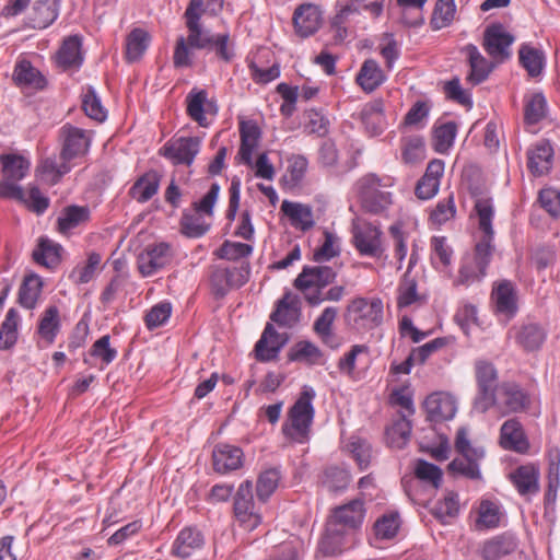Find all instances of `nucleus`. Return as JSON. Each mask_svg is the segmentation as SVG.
<instances>
[{"label": "nucleus", "mask_w": 560, "mask_h": 560, "mask_svg": "<svg viewBox=\"0 0 560 560\" xmlns=\"http://www.w3.org/2000/svg\"><path fill=\"white\" fill-rule=\"evenodd\" d=\"M243 451L234 445L218 444L212 452L213 468L219 474L238 469L243 465Z\"/></svg>", "instance_id": "21"}, {"label": "nucleus", "mask_w": 560, "mask_h": 560, "mask_svg": "<svg viewBox=\"0 0 560 560\" xmlns=\"http://www.w3.org/2000/svg\"><path fill=\"white\" fill-rule=\"evenodd\" d=\"M553 150L549 142L541 141L527 153V167L535 176L547 173L551 167Z\"/></svg>", "instance_id": "31"}, {"label": "nucleus", "mask_w": 560, "mask_h": 560, "mask_svg": "<svg viewBox=\"0 0 560 560\" xmlns=\"http://www.w3.org/2000/svg\"><path fill=\"white\" fill-rule=\"evenodd\" d=\"M298 299L287 292L278 302L270 319L279 326L290 327L298 320Z\"/></svg>", "instance_id": "36"}, {"label": "nucleus", "mask_w": 560, "mask_h": 560, "mask_svg": "<svg viewBox=\"0 0 560 560\" xmlns=\"http://www.w3.org/2000/svg\"><path fill=\"white\" fill-rule=\"evenodd\" d=\"M385 79L378 62L374 59H366L355 77V82L365 93H372L384 83Z\"/></svg>", "instance_id": "27"}, {"label": "nucleus", "mask_w": 560, "mask_h": 560, "mask_svg": "<svg viewBox=\"0 0 560 560\" xmlns=\"http://www.w3.org/2000/svg\"><path fill=\"white\" fill-rule=\"evenodd\" d=\"M18 183L2 178L0 180V199L14 200L28 210H46L49 207V198L40 191L37 185L28 184L24 189Z\"/></svg>", "instance_id": "5"}, {"label": "nucleus", "mask_w": 560, "mask_h": 560, "mask_svg": "<svg viewBox=\"0 0 560 560\" xmlns=\"http://www.w3.org/2000/svg\"><path fill=\"white\" fill-rule=\"evenodd\" d=\"M475 369L478 395L475 398L474 407L485 413L497 404L498 372L494 365L487 361H477Z\"/></svg>", "instance_id": "6"}, {"label": "nucleus", "mask_w": 560, "mask_h": 560, "mask_svg": "<svg viewBox=\"0 0 560 560\" xmlns=\"http://www.w3.org/2000/svg\"><path fill=\"white\" fill-rule=\"evenodd\" d=\"M502 407L504 413L522 412L530 404L529 396L517 384L505 383L501 386Z\"/></svg>", "instance_id": "29"}, {"label": "nucleus", "mask_w": 560, "mask_h": 560, "mask_svg": "<svg viewBox=\"0 0 560 560\" xmlns=\"http://www.w3.org/2000/svg\"><path fill=\"white\" fill-rule=\"evenodd\" d=\"M423 300L417 291L416 279L411 278L409 271H407L398 285L397 306L404 308Z\"/></svg>", "instance_id": "55"}, {"label": "nucleus", "mask_w": 560, "mask_h": 560, "mask_svg": "<svg viewBox=\"0 0 560 560\" xmlns=\"http://www.w3.org/2000/svg\"><path fill=\"white\" fill-rule=\"evenodd\" d=\"M82 109L88 117L100 122L104 121L107 117V110L102 105L93 86H88L83 95Z\"/></svg>", "instance_id": "57"}, {"label": "nucleus", "mask_w": 560, "mask_h": 560, "mask_svg": "<svg viewBox=\"0 0 560 560\" xmlns=\"http://www.w3.org/2000/svg\"><path fill=\"white\" fill-rule=\"evenodd\" d=\"M203 0H190L185 11L186 26L188 28V36L186 40H191L197 44L200 32L203 31L200 19L205 12Z\"/></svg>", "instance_id": "45"}, {"label": "nucleus", "mask_w": 560, "mask_h": 560, "mask_svg": "<svg viewBox=\"0 0 560 560\" xmlns=\"http://www.w3.org/2000/svg\"><path fill=\"white\" fill-rule=\"evenodd\" d=\"M337 272L328 266H305L294 280V287L300 291L313 287L323 289L335 282Z\"/></svg>", "instance_id": "16"}, {"label": "nucleus", "mask_w": 560, "mask_h": 560, "mask_svg": "<svg viewBox=\"0 0 560 560\" xmlns=\"http://www.w3.org/2000/svg\"><path fill=\"white\" fill-rule=\"evenodd\" d=\"M365 509L361 499H354L347 504L334 509L332 517L328 522L330 525L340 528L357 529L364 520Z\"/></svg>", "instance_id": "19"}, {"label": "nucleus", "mask_w": 560, "mask_h": 560, "mask_svg": "<svg viewBox=\"0 0 560 560\" xmlns=\"http://www.w3.org/2000/svg\"><path fill=\"white\" fill-rule=\"evenodd\" d=\"M315 392L311 387H304L299 398L288 412V423L282 427V432L298 443L308 440L311 425L314 420L315 409L312 404Z\"/></svg>", "instance_id": "3"}, {"label": "nucleus", "mask_w": 560, "mask_h": 560, "mask_svg": "<svg viewBox=\"0 0 560 560\" xmlns=\"http://www.w3.org/2000/svg\"><path fill=\"white\" fill-rule=\"evenodd\" d=\"M305 116L308 118L305 126V128L308 129V133H314L318 137H326L328 135L330 122L322 109H307L305 110Z\"/></svg>", "instance_id": "63"}, {"label": "nucleus", "mask_w": 560, "mask_h": 560, "mask_svg": "<svg viewBox=\"0 0 560 560\" xmlns=\"http://www.w3.org/2000/svg\"><path fill=\"white\" fill-rule=\"evenodd\" d=\"M42 279L37 275H28L24 278L19 291V303L25 308H34L42 290Z\"/></svg>", "instance_id": "46"}, {"label": "nucleus", "mask_w": 560, "mask_h": 560, "mask_svg": "<svg viewBox=\"0 0 560 560\" xmlns=\"http://www.w3.org/2000/svg\"><path fill=\"white\" fill-rule=\"evenodd\" d=\"M0 164L2 178L13 182L24 179L31 170V161L20 153L0 154Z\"/></svg>", "instance_id": "25"}, {"label": "nucleus", "mask_w": 560, "mask_h": 560, "mask_svg": "<svg viewBox=\"0 0 560 560\" xmlns=\"http://www.w3.org/2000/svg\"><path fill=\"white\" fill-rule=\"evenodd\" d=\"M189 48L214 51L218 59L226 63L235 58L234 43L231 40L230 33L211 34L203 30L199 34L197 44L186 40L183 36L177 38L173 55L175 68H185L192 65Z\"/></svg>", "instance_id": "1"}, {"label": "nucleus", "mask_w": 560, "mask_h": 560, "mask_svg": "<svg viewBox=\"0 0 560 560\" xmlns=\"http://www.w3.org/2000/svg\"><path fill=\"white\" fill-rule=\"evenodd\" d=\"M150 34L140 27L133 28L126 38V60L136 62L141 59L149 47Z\"/></svg>", "instance_id": "39"}, {"label": "nucleus", "mask_w": 560, "mask_h": 560, "mask_svg": "<svg viewBox=\"0 0 560 560\" xmlns=\"http://www.w3.org/2000/svg\"><path fill=\"white\" fill-rule=\"evenodd\" d=\"M60 330L59 310L56 305L47 307L39 320L37 332L48 343H52Z\"/></svg>", "instance_id": "44"}, {"label": "nucleus", "mask_w": 560, "mask_h": 560, "mask_svg": "<svg viewBox=\"0 0 560 560\" xmlns=\"http://www.w3.org/2000/svg\"><path fill=\"white\" fill-rule=\"evenodd\" d=\"M431 512L442 523H446L447 517L457 516L459 512L458 494L450 491L443 500L435 503Z\"/></svg>", "instance_id": "59"}, {"label": "nucleus", "mask_w": 560, "mask_h": 560, "mask_svg": "<svg viewBox=\"0 0 560 560\" xmlns=\"http://www.w3.org/2000/svg\"><path fill=\"white\" fill-rule=\"evenodd\" d=\"M455 13V0H438L430 21L431 27L433 30H441L451 25Z\"/></svg>", "instance_id": "52"}, {"label": "nucleus", "mask_w": 560, "mask_h": 560, "mask_svg": "<svg viewBox=\"0 0 560 560\" xmlns=\"http://www.w3.org/2000/svg\"><path fill=\"white\" fill-rule=\"evenodd\" d=\"M213 212H184L180 219V232L190 238L202 236L210 229V218Z\"/></svg>", "instance_id": "35"}, {"label": "nucleus", "mask_w": 560, "mask_h": 560, "mask_svg": "<svg viewBox=\"0 0 560 560\" xmlns=\"http://www.w3.org/2000/svg\"><path fill=\"white\" fill-rule=\"evenodd\" d=\"M343 536L345 530L342 528H337L335 525H327L326 533L320 541V550L326 556H336L342 552L343 550Z\"/></svg>", "instance_id": "56"}, {"label": "nucleus", "mask_w": 560, "mask_h": 560, "mask_svg": "<svg viewBox=\"0 0 560 560\" xmlns=\"http://www.w3.org/2000/svg\"><path fill=\"white\" fill-rule=\"evenodd\" d=\"M547 101L541 92L534 93L525 102L524 122L526 125H536L546 117Z\"/></svg>", "instance_id": "48"}, {"label": "nucleus", "mask_w": 560, "mask_h": 560, "mask_svg": "<svg viewBox=\"0 0 560 560\" xmlns=\"http://www.w3.org/2000/svg\"><path fill=\"white\" fill-rule=\"evenodd\" d=\"M462 180L467 187L474 203L472 210H493L492 197L485 184L481 170L478 166H465L462 173Z\"/></svg>", "instance_id": "8"}, {"label": "nucleus", "mask_w": 560, "mask_h": 560, "mask_svg": "<svg viewBox=\"0 0 560 560\" xmlns=\"http://www.w3.org/2000/svg\"><path fill=\"white\" fill-rule=\"evenodd\" d=\"M255 503L253 497V482L245 480L242 482L234 497V513L241 522H250V526L260 523V516L254 512Z\"/></svg>", "instance_id": "20"}, {"label": "nucleus", "mask_w": 560, "mask_h": 560, "mask_svg": "<svg viewBox=\"0 0 560 560\" xmlns=\"http://www.w3.org/2000/svg\"><path fill=\"white\" fill-rule=\"evenodd\" d=\"M322 358L323 351L308 340L296 342L288 352V360L291 362L306 361L310 364H315Z\"/></svg>", "instance_id": "50"}, {"label": "nucleus", "mask_w": 560, "mask_h": 560, "mask_svg": "<svg viewBox=\"0 0 560 560\" xmlns=\"http://www.w3.org/2000/svg\"><path fill=\"white\" fill-rule=\"evenodd\" d=\"M18 312L10 308L0 326V350L11 349L18 341Z\"/></svg>", "instance_id": "54"}, {"label": "nucleus", "mask_w": 560, "mask_h": 560, "mask_svg": "<svg viewBox=\"0 0 560 560\" xmlns=\"http://www.w3.org/2000/svg\"><path fill=\"white\" fill-rule=\"evenodd\" d=\"M101 261V255L96 252H92L89 254L84 265H79L71 271L69 279L72 280V282L75 284H84L90 282L94 278Z\"/></svg>", "instance_id": "53"}, {"label": "nucleus", "mask_w": 560, "mask_h": 560, "mask_svg": "<svg viewBox=\"0 0 560 560\" xmlns=\"http://www.w3.org/2000/svg\"><path fill=\"white\" fill-rule=\"evenodd\" d=\"M82 40L79 35L67 37L57 52V62L65 70L80 67L83 62L81 54Z\"/></svg>", "instance_id": "30"}, {"label": "nucleus", "mask_w": 560, "mask_h": 560, "mask_svg": "<svg viewBox=\"0 0 560 560\" xmlns=\"http://www.w3.org/2000/svg\"><path fill=\"white\" fill-rule=\"evenodd\" d=\"M383 313L384 305L380 298L357 296L346 306L343 322L353 331H370L382 325Z\"/></svg>", "instance_id": "2"}, {"label": "nucleus", "mask_w": 560, "mask_h": 560, "mask_svg": "<svg viewBox=\"0 0 560 560\" xmlns=\"http://www.w3.org/2000/svg\"><path fill=\"white\" fill-rule=\"evenodd\" d=\"M382 232L372 224L353 228V245L362 256L381 257L383 254Z\"/></svg>", "instance_id": "15"}, {"label": "nucleus", "mask_w": 560, "mask_h": 560, "mask_svg": "<svg viewBox=\"0 0 560 560\" xmlns=\"http://www.w3.org/2000/svg\"><path fill=\"white\" fill-rule=\"evenodd\" d=\"M63 136V144L60 152V159L68 163L88 152L90 140L85 136V131L81 128L66 125L61 128Z\"/></svg>", "instance_id": "18"}, {"label": "nucleus", "mask_w": 560, "mask_h": 560, "mask_svg": "<svg viewBox=\"0 0 560 560\" xmlns=\"http://www.w3.org/2000/svg\"><path fill=\"white\" fill-rule=\"evenodd\" d=\"M500 445L504 450L520 453L527 451L529 444L523 427L517 419H509L502 424L500 430Z\"/></svg>", "instance_id": "22"}, {"label": "nucleus", "mask_w": 560, "mask_h": 560, "mask_svg": "<svg viewBox=\"0 0 560 560\" xmlns=\"http://www.w3.org/2000/svg\"><path fill=\"white\" fill-rule=\"evenodd\" d=\"M281 479V471L276 468H268L261 471L256 482V494L259 501L267 502L277 490Z\"/></svg>", "instance_id": "43"}, {"label": "nucleus", "mask_w": 560, "mask_h": 560, "mask_svg": "<svg viewBox=\"0 0 560 560\" xmlns=\"http://www.w3.org/2000/svg\"><path fill=\"white\" fill-rule=\"evenodd\" d=\"M514 36L506 32L501 23H493L483 32V48L493 58H509V47L514 42Z\"/></svg>", "instance_id": "14"}, {"label": "nucleus", "mask_w": 560, "mask_h": 560, "mask_svg": "<svg viewBox=\"0 0 560 560\" xmlns=\"http://www.w3.org/2000/svg\"><path fill=\"white\" fill-rule=\"evenodd\" d=\"M516 549V542L513 537L508 535H498L483 544L481 557L483 560H499Z\"/></svg>", "instance_id": "38"}, {"label": "nucleus", "mask_w": 560, "mask_h": 560, "mask_svg": "<svg viewBox=\"0 0 560 560\" xmlns=\"http://www.w3.org/2000/svg\"><path fill=\"white\" fill-rule=\"evenodd\" d=\"M252 252L253 247L248 244L225 241L214 254L220 259L240 260L249 256Z\"/></svg>", "instance_id": "61"}, {"label": "nucleus", "mask_w": 560, "mask_h": 560, "mask_svg": "<svg viewBox=\"0 0 560 560\" xmlns=\"http://www.w3.org/2000/svg\"><path fill=\"white\" fill-rule=\"evenodd\" d=\"M202 545V534L197 528L186 527L179 532L173 545L172 553L185 559L188 558L196 549L201 548Z\"/></svg>", "instance_id": "33"}, {"label": "nucleus", "mask_w": 560, "mask_h": 560, "mask_svg": "<svg viewBox=\"0 0 560 560\" xmlns=\"http://www.w3.org/2000/svg\"><path fill=\"white\" fill-rule=\"evenodd\" d=\"M323 482L329 491H343L350 483V474L346 469L338 466H330L327 467L324 471Z\"/></svg>", "instance_id": "58"}, {"label": "nucleus", "mask_w": 560, "mask_h": 560, "mask_svg": "<svg viewBox=\"0 0 560 560\" xmlns=\"http://www.w3.org/2000/svg\"><path fill=\"white\" fill-rule=\"evenodd\" d=\"M36 172L42 180L52 186L70 172V165L67 161L62 160L61 163H57L55 159L47 158L37 166Z\"/></svg>", "instance_id": "42"}, {"label": "nucleus", "mask_w": 560, "mask_h": 560, "mask_svg": "<svg viewBox=\"0 0 560 560\" xmlns=\"http://www.w3.org/2000/svg\"><path fill=\"white\" fill-rule=\"evenodd\" d=\"M457 124L455 121H446L433 129V148L439 153H446L453 145L457 135Z\"/></svg>", "instance_id": "51"}, {"label": "nucleus", "mask_w": 560, "mask_h": 560, "mask_svg": "<svg viewBox=\"0 0 560 560\" xmlns=\"http://www.w3.org/2000/svg\"><path fill=\"white\" fill-rule=\"evenodd\" d=\"M518 60L521 66L532 78L540 75L546 65V56L544 51L532 47L528 44H523L520 47Z\"/></svg>", "instance_id": "37"}, {"label": "nucleus", "mask_w": 560, "mask_h": 560, "mask_svg": "<svg viewBox=\"0 0 560 560\" xmlns=\"http://www.w3.org/2000/svg\"><path fill=\"white\" fill-rule=\"evenodd\" d=\"M173 248L167 243L148 245L137 258L138 270L143 277H150L171 264Z\"/></svg>", "instance_id": "9"}, {"label": "nucleus", "mask_w": 560, "mask_h": 560, "mask_svg": "<svg viewBox=\"0 0 560 560\" xmlns=\"http://www.w3.org/2000/svg\"><path fill=\"white\" fill-rule=\"evenodd\" d=\"M495 246L493 242L478 240L474 248V262L481 273H487V268L490 265Z\"/></svg>", "instance_id": "62"}, {"label": "nucleus", "mask_w": 560, "mask_h": 560, "mask_svg": "<svg viewBox=\"0 0 560 560\" xmlns=\"http://www.w3.org/2000/svg\"><path fill=\"white\" fill-rule=\"evenodd\" d=\"M201 140L198 137H179L170 139L159 154L170 160L174 165H191L200 151Z\"/></svg>", "instance_id": "7"}, {"label": "nucleus", "mask_w": 560, "mask_h": 560, "mask_svg": "<svg viewBox=\"0 0 560 560\" xmlns=\"http://www.w3.org/2000/svg\"><path fill=\"white\" fill-rule=\"evenodd\" d=\"M58 16L56 0H37L30 14V26L43 30L49 26Z\"/></svg>", "instance_id": "32"}, {"label": "nucleus", "mask_w": 560, "mask_h": 560, "mask_svg": "<svg viewBox=\"0 0 560 560\" xmlns=\"http://www.w3.org/2000/svg\"><path fill=\"white\" fill-rule=\"evenodd\" d=\"M161 175L156 171H149L131 186L129 194L133 199L144 202L152 198L159 189Z\"/></svg>", "instance_id": "40"}, {"label": "nucleus", "mask_w": 560, "mask_h": 560, "mask_svg": "<svg viewBox=\"0 0 560 560\" xmlns=\"http://www.w3.org/2000/svg\"><path fill=\"white\" fill-rule=\"evenodd\" d=\"M354 187L362 210H387L394 205L393 194L383 189L385 185L374 173L359 178Z\"/></svg>", "instance_id": "4"}, {"label": "nucleus", "mask_w": 560, "mask_h": 560, "mask_svg": "<svg viewBox=\"0 0 560 560\" xmlns=\"http://www.w3.org/2000/svg\"><path fill=\"white\" fill-rule=\"evenodd\" d=\"M292 21L295 33L300 37L306 38L319 30L323 23V12L316 4L302 3L295 9Z\"/></svg>", "instance_id": "12"}, {"label": "nucleus", "mask_w": 560, "mask_h": 560, "mask_svg": "<svg viewBox=\"0 0 560 560\" xmlns=\"http://www.w3.org/2000/svg\"><path fill=\"white\" fill-rule=\"evenodd\" d=\"M288 340V334H279L272 324L268 323L260 339L255 345L256 359L260 362H269L277 359Z\"/></svg>", "instance_id": "13"}, {"label": "nucleus", "mask_w": 560, "mask_h": 560, "mask_svg": "<svg viewBox=\"0 0 560 560\" xmlns=\"http://www.w3.org/2000/svg\"><path fill=\"white\" fill-rule=\"evenodd\" d=\"M423 407L427 411V418L431 422L450 420L456 412L454 401L439 393L429 395L423 402Z\"/></svg>", "instance_id": "23"}, {"label": "nucleus", "mask_w": 560, "mask_h": 560, "mask_svg": "<svg viewBox=\"0 0 560 560\" xmlns=\"http://www.w3.org/2000/svg\"><path fill=\"white\" fill-rule=\"evenodd\" d=\"M287 173L281 178V184L287 189L298 187L304 178L308 161L304 155L296 154L288 160Z\"/></svg>", "instance_id": "41"}, {"label": "nucleus", "mask_w": 560, "mask_h": 560, "mask_svg": "<svg viewBox=\"0 0 560 560\" xmlns=\"http://www.w3.org/2000/svg\"><path fill=\"white\" fill-rule=\"evenodd\" d=\"M416 477L420 480L430 482L434 488H439L442 482V469L424 459H418L416 469Z\"/></svg>", "instance_id": "64"}, {"label": "nucleus", "mask_w": 560, "mask_h": 560, "mask_svg": "<svg viewBox=\"0 0 560 560\" xmlns=\"http://www.w3.org/2000/svg\"><path fill=\"white\" fill-rule=\"evenodd\" d=\"M491 300L495 313L512 319L518 311V298L515 284L510 280H501L493 285Z\"/></svg>", "instance_id": "11"}, {"label": "nucleus", "mask_w": 560, "mask_h": 560, "mask_svg": "<svg viewBox=\"0 0 560 560\" xmlns=\"http://www.w3.org/2000/svg\"><path fill=\"white\" fill-rule=\"evenodd\" d=\"M61 250L62 247L60 244L42 236L38 238V243L33 250L32 257L36 264L48 269H54L61 261Z\"/></svg>", "instance_id": "28"}, {"label": "nucleus", "mask_w": 560, "mask_h": 560, "mask_svg": "<svg viewBox=\"0 0 560 560\" xmlns=\"http://www.w3.org/2000/svg\"><path fill=\"white\" fill-rule=\"evenodd\" d=\"M539 479L540 470L534 464L521 465L509 475V480L526 501H530L540 491Z\"/></svg>", "instance_id": "10"}, {"label": "nucleus", "mask_w": 560, "mask_h": 560, "mask_svg": "<svg viewBox=\"0 0 560 560\" xmlns=\"http://www.w3.org/2000/svg\"><path fill=\"white\" fill-rule=\"evenodd\" d=\"M546 337L545 328L537 323L522 324L515 331L516 343L526 352L539 350Z\"/></svg>", "instance_id": "24"}, {"label": "nucleus", "mask_w": 560, "mask_h": 560, "mask_svg": "<svg viewBox=\"0 0 560 560\" xmlns=\"http://www.w3.org/2000/svg\"><path fill=\"white\" fill-rule=\"evenodd\" d=\"M465 49L468 54L470 66V72L467 77V80L472 85L480 84L492 71V65L479 52L475 45L468 44Z\"/></svg>", "instance_id": "34"}, {"label": "nucleus", "mask_w": 560, "mask_h": 560, "mask_svg": "<svg viewBox=\"0 0 560 560\" xmlns=\"http://www.w3.org/2000/svg\"><path fill=\"white\" fill-rule=\"evenodd\" d=\"M325 241L314 250L313 260L316 262L328 261L340 255L339 238L329 231H324Z\"/></svg>", "instance_id": "60"}, {"label": "nucleus", "mask_w": 560, "mask_h": 560, "mask_svg": "<svg viewBox=\"0 0 560 560\" xmlns=\"http://www.w3.org/2000/svg\"><path fill=\"white\" fill-rule=\"evenodd\" d=\"M412 425L406 415H400V418L386 430V436L392 447L402 448L409 441L411 435Z\"/></svg>", "instance_id": "49"}, {"label": "nucleus", "mask_w": 560, "mask_h": 560, "mask_svg": "<svg viewBox=\"0 0 560 560\" xmlns=\"http://www.w3.org/2000/svg\"><path fill=\"white\" fill-rule=\"evenodd\" d=\"M13 81L16 86H28L38 91L47 86V80L40 71L32 66V62L23 59L15 65Z\"/></svg>", "instance_id": "26"}, {"label": "nucleus", "mask_w": 560, "mask_h": 560, "mask_svg": "<svg viewBox=\"0 0 560 560\" xmlns=\"http://www.w3.org/2000/svg\"><path fill=\"white\" fill-rule=\"evenodd\" d=\"M208 93L206 90L192 89L186 97L187 115L199 124L201 127L208 125L205 116V104L207 103Z\"/></svg>", "instance_id": "47"}, {"label": "nucleus", "mask_w": 560, "mask_h": 560, "mask_svg": "<svg viewBox=\"0 0 560 560\" xmlns=\"http://www.w3.org/2000/svg\"><path fill=\"white\" fill-rule=\"evenodd\" d=\"M462 458H454L447 466L450 472L460 475L468 479H481L479 462L485 457L482 447H472L471 445L460 454Z\"/></svg>", "instance_id": "17"}]
</instances>
